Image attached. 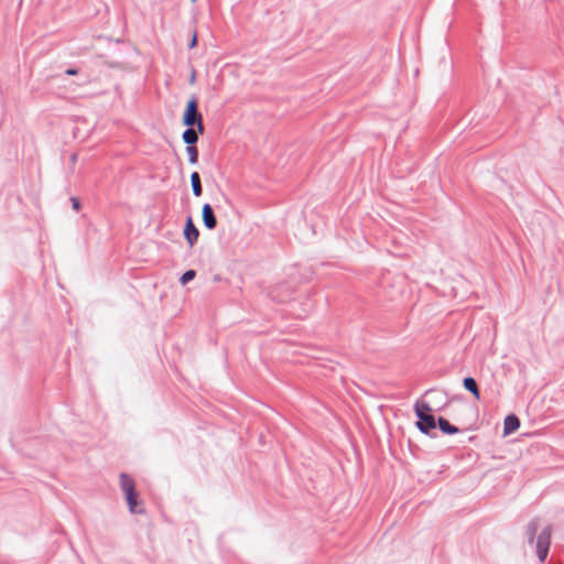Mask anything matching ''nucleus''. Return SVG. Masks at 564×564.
<instances>
[{"label": "nucleus", "instance_id": "15", "mask_svg": "<svg viewBox=\"0 0 564 564\" xmlns=\"http://www.w3.org/2000/svg\"><path fill=\"white\" fill-rule=\"evenodd\" d=\"M416 411H419L421 413H431L433 410H432L431 405L427 402L416 401L414 403V413L415 414H416Z\"/></svg>", "mask_w": 564, "mask_h": 564}, {"label": "nucleus", "instance_id": "12", "mask_svg": "<svg viewBox=\"0 0 564 564\" xmlns=\"http://www.w3.org/2000/svg\"><path fill=\"white\" fill-rule=\"evenodd\" d=\"M192 192L195 197H199L203 194L202 181L198 172L194 171L191 174Z\"/></svg>", "mask_w": 564, "mask_h": 564}, {"label": "nucleus", "instance_id": "6", "mask_svg": "<svg viewBox=\"0 0 564 564\" xmlns=\"http://www.w3.org/2000/svg\"><path fill=\"white\" fill-rule=\"evenodd\" d=\"M202 220L208 230H214L217 226V218L209 203H205L202 207Z\"/></svg>", "mask_w": 564, "mask_h": 564}, {"label": "nucleus", "instance_id": "16", "mask_svg": "<svg viewBox=\"0 0 564 564\" xmlns=\"http://www.w3.org/2000/svg\"><path fill=\"white\" fill-rule=\"evenodd\" d=\"M197 42H198L197 31H196V29H194L192 31V37H191V40H189V42L187 44V47L189 50L196 47L197 46Z\"/></svg>", "mask_w": 564, "mask_h": 564}, {"label": "nucleus", "instance_id": "19", "mask_svg": "<svg viewBox=\"0 0 564 564\" xmlns=\"http://www.w3.org/2000/svg\"><path fill=\"white\" fill-rule=\"evenodd\" d=\"M195 80V70L192 72V75H191V83H193Z\"/></svg>", "mask_w": 564, "mask_h": 564}, {"label": "nucleus", "instance_id": "9", "mask_svg": "<svg viewBox=\"0 0 564 564\" xmlns=\"http://www.w3.org/2000/svg\"><path fill=\"white\" fill-rule=\"evenodd\" d=\"M198 128L186 127V129L182 133V139L184 143L187 145H195L198 141Z\"/></svg>", "mask_w": 564, "mask_h": 564}, {"label": "nucleus", "instance_id": "7", "mask_svg": "<svg viewBox=\"0 0 564 564\" xmlns=\"http://www.w3.org/2000/svg\"><path fill=\"white\" fill-rule=\"evenodd\" d=\"M199 237V230L193 223V219L191 216L187 217L184 226V238L189 247H193Z\"/></svg>", "mask_w": 564, "mask_h": 564}, {"label": "nucleus", "instance_id": "14", "mask_svg": "<svg viewBox=\"0 0 564 564\" xmlns=\"http://www.w3.org/2000/svg\"><path fill=\"white\" fill-rule=\"evenodd\" d=\"M196 276V271L193 269L186 270L180 278V283L182 285L187 284L189 281L194 280Z\"/></svg>", "mask_w": 564, "mask_h": 564}, {"label": "nucleus", "instance_id": "2", "mask_svg": "<svg viewBox=\"0 0 564 564\" xmlns=\"http://www.w3.org/2000/svg\"><path fill=\"white\" fill-rule=\"evenodd\" d=\"M271 296L273 300L278 302H290L291 312L297 318H305L313 310L314 303L306 295V299L303 303H299L291 297V291L288 283H281L276 288L271 291Z\"/></svg>", "mask_w": 564, "mask_h": 564}, {"label": "nucleus", "instance_id": "1", "mask_svg": "<svg viewBox=\"0 0 564 564\" xmlns=\"http://www.w3.org/2000/svg\"><path fill=\"white\" fill-rule=\"evenodd\" d=\"M538 518L531 519L525 525L524 535L527 543L530 546H534L535 554L541 563H543L549 554L552 536V525L547 524L536 535L538 531Z\"/></svg>", "mask_w": 564, "mask_h": 564}, {"label": "nucleus", "instance_id": "18", "mask_svg": "<svg viewBox=\"0 0 564 564\" xmlns=\"http://www.w3.org/2000/svg\"><path fill=\"white\" fill-rule=\"evenodd\" d=\"M73 205H74V208L75 209H78L79 208V203L77 199H73Z\"/></svg>", "mask_w": 564, "mask_h": 564}, {"label": "nucleus", "instance_id": "13", "mask_svg": "<svg viewBox=\"0 0 564 564\" xmlns=\"http://www.w3.org/2000/svg\"><path fill=\"white\" fill-rule=\"evenodd\" d=\"M186 153L191 164H196L198 162V150L196 145H187Z\"/></svg>", "mask_w": 564, "mask_h": 564}, {"label": "nucleus", "instance_id": "10", "mask_svg": "<svg viewBox=\"0 0 564 564\" xmlns=\"http://www.w3.org/2000/svg\"><path fill=\"white\" fill-rule=\"evenodd\" d=\"M437 426L440 431L445 435H454L459 432V429L457 426L451 424L449 421L443 416H440L437 419Z\"/></svg>", "mask_w": 564, "mask_h": 564}, {"label": "nucleus", "instance_id": "11", "mask_svg": "<svg viewBox=\"0 0 564 564\" xmlns=\"http://www.w3.org/2000/svg\"><path fill=\"white\" fill-rule=\"evenodd\" d=\"M463 387L469 391L476 400H480V391L478 383L473 377H465L463 379Z\"/></svg>", "mask_w": 564, "mask_h": 564}, {"label": "nucleus", "instance_id": "8", "mask_svg": "<svg viewBox=\"0 0 564 564\" xmlns=\"http://www.w3.org/2000/svg\"><path fill=\"white\" fill-rule=\"evenodd\" d=\"M520 427V420L516 414H509L505 417L503 435L514 433Z\"/></svg>", "mask_w": 564, "mask_h": 564}, {"label": "nucleus", "instance_id": "5", "mask_svg": "<svg viewBox=\"0 0 564 564\" xmlns=\"http://www.w3.org/2000/svg\"><path fill=\"white\" fill-rule=\"evenodd\" d=\"M416 429L424 435L431 436V431L436 427L437 420L432 413H421L416 411Z\"/></svg>", "mask_w": 564, "mask_h": 564}, {"label": "nucleus", "instance_id": "4", "mask_svg": "<svg viewBox=\"0 0 564 564\" xmlns=\"http://www.w3.org/2000/svg\"><path fill=\"white\" fill-rule=\"evenodd\" d=\"M120 486H121L122 491L126 495V499H127L130 510L132 512H134L135 507L138 505V502H137L138 495L135 492L134 481L127 474H121L120 475Z\"/></svg>", "mask_w": 564, "mask_h": 564}, {"label": "nucleus", "instance_id": "20", "mask_svg": "<svg viewBox=\"0 0 564 564\" xmlns=\"http://www.w3.org/2000/svg\"><path fill=\"white\" fill-rule=\"evenodd\" d=\"M193 2H195L196 0H192Z\"/></svg>", "mask_w": 564, "mask_h": 564}, {"label": "nucleus", "instance_id": "3", "mask_svg": "<svg viewBox=\"0 0 564 564\" xmlns=\"http://www.w3.org/2000/svg\"><path fill=\"white\" fill-rule=\"evenodd\" d=\"M182 121L185 127L198 128V132H200V134L205 132L203 115L198 110V100L196 96H192L187 101Z\"/></svg>", "mask_w": 564, "mask_h": 564}, {"label": "nucleus", "instance_id": "17", "mask_svg": "<svg viewBox=\"0 0 564 564\" xmlns=\"http://www.w3.org/2000/svg\"><path fill=\"white\" fill-rule=\"evenodd\" d=\"M66 74H68V75H76L77 70L76 69H67Z\"/></svg>", "mask_w": 564, "mask_h": 564}]
</instances>
